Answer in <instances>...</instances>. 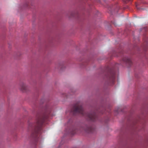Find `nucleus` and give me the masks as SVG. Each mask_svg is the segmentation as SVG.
Returning a JSON list of instances; mask_svg holds the SVG:
<instances>
[{"label":"nucleus","instance_id":"obj_1","mask_svg":"<svg viewBox=\"0 0 148 148\" xmlns=\"http://www.w3.org/2000/svg\"><path fill=\"white\" fill-rule=\"evenodd\" d=\"M43 120L41 118H40L38 119L36 123L37 126L36 127H35L34 132L32 134V137H34V136H36L38 132V130H39L40 127L43 122Z\"/></svg>","mask_w":148,"mask_h":148},{"label":"nucleus","instance_id":"obj_2","mask_svg":"<svg viewBox=\"0 0 148 148\" xmlns=\"http://www.w3.org/2000/svg\"><path fill=\"white\" fill-rule=\"evenodd\" d=\"M73 111L75 113H79L83 114V109L82 106L79 103L75 105L74 107Z\"/></svg>","mask_w":148,"mask_h":148},{"label":"nucleus","instance_id":"obj_3","mask_svg":"<svg viewBox=\"0 0 148 148\" xmlns=\"http://www.w3.org/2000/svg\"><path fill=\"white\" fill-rule=\"evenodd\" d=\"M20 86L21 90L23 91L25 90L27 88V86L26 84L24 83H20Z\"/></svg>","mask_w":148,"mask_h":148},{"label":"nucleus","instance_id":"obj_4","mask_svg":"<svg viewBox=\"0 0 148 148\" xmlns=\"http://www.w3.org/2000/svg\"><path fill=\"white\" fill-rule=\"evenodd\" d=\"M115 78V77L114 75H112L110 77L109 79V80L110 81H111L112 82H113Z\"/></svg>","mask_w":148,"mask_h":148},{"label":"nucleus","instance_id":"obj_5","mask_svg":"<svg viewBox=\"0 0 148 148\" xmlns=\"http://www.w3.org/2000/svg\"><path fill=\"white\" fill-rule=\"evenodd\" d=\"M124 60L127 63H128L129 64H130L131 63L130 59L128 58H126L125 60L124 59Z\"/></svg>","mask_w":148,"mask_h":148},{"label":"nucleus","instance_id":"obj_6","mask_svg":"<svg viewBox=\"0 0 148 148\" xmlns=\"http://www.w3.org/2000/svg\"><path fill=\"white\" fill-rule=\"evenodd\" d=\"M34 126V125H33V124H30L29 125V126L30 127H32V126Z\"/></svg>","mask_w":148,"mask_h":148},{"label":"nucleus","instance_id":"obj_7","mask_svg":"<svg viewBox=\"0 0 148 148\" xmlns=\"http://www.w3.org/2000/svg\"><path fill=\"white\" fill-rule=\"evenodd\" d=\"M94 112H93V122L94 121Z\"/></svg>","mask_w":148,"mask_h":148},{"label":"nucleus","instance_id":"obj_8","mask_svg":"<svg viewBox=\"0 0 148 148\" xmlns=\"http://www.w3.org/2000/svg\"><path fill=\"white\" fill-rule=\"evenodd\" d=\"M97 0L98 2H100V0Z\"/></svg>","mask_w":148,"mask_h":148},{"label":"nucleus","instance_id":"obj_9","mask_svg":"<svg viewBox=\"0 0 148 148\" xmlns=\"http://www.w3.org/2000/svg\"><path fill=\"white\" fill-rule=\"evenodd\" d=\"M93 131H94V129H93Z\"/></svg>","mask_w":148,"mask_h":148}]
</instances>
